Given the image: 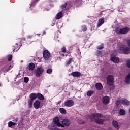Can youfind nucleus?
<instances>
[{
    "instance_id": "f257e3e1",
    "label": "nucleus",
    "mask_w": 130,
    "mask_h": 130,
    "mask_svg": "<svg viewBox=\"0 0 130 130\" xmlns=\"http://www.w3.org/2000/svg\"><path fill=\"white\" fill-rule=\"evenodd\" d=\"M89 118L91 120H94L98 124H103L104 122V120L100 119L102 118V116H101V114H91L89 115Z\"/></svg>"
},
{
    "instance_id": "f03ea898",
    "label": "nucleus",
    "mask_w": 130,
    "mask_h": 130,
    "mask_svg": "<svg viewBox=\"0 0 130 130\" xmlns=\"http://www.w3.org/2000/svg\"><path fill=\"white\" fill-rule=\"evenodd\" d=\"M22 39H18L15 41V46H13L12 48L13 49V51H18L20 48H21V46H22Z\"/></svg>"
},
{
    "instance_id": "7ed1b4c3",
    "label": "nucleus",
    "mask_w": 130,
    "mask_h": 130,
    "mask_svg": "<svg viewBox=\"0 0 130 130\" xmlns=\"http://www.w3.org/2000/svg\"><path fill=\"white\" fill-rule=\"evenodd\" d=\"M118 53L120 54H129L130 53V48L128 47H121L119 49L117 50Z\"/></svg>"
},
{
    "instance_id": "20e7f679",
    "label": "nucleus",
    "mask_w": 130,
    "mask_h": 130,
    "mask_svg": "<svg viewBox=\"0 0 130 130\" xmlns=\"http://www.w3.org/2000/svg\"><path fill=\"white\" fill-rule=\"evenodd\" d=\"M43 72H44V69L41 66L38 67L35 71V75L37 78L41 77L42 75H43Z\"/></svg>"
},
{
    "instance_id": "39448f33",
    "label": "nucleus",
    "mask_w": 130,
    "mask_h": 130,
    "mask_svg": "<svg viewBox=\"0 0 130 130\" xmlns=\"http://www.w3.org/2000/svg\"><path fill=\"white\" fill-rule=\"evenodd\" d=\"M107 84L109 86H112L114 84V77L112 75H108L106 77Z\"/></svg>"
},
{
    "instance_id": "423d86ee",
    "label": "nucleus",
    "mask_w": 130,
    "mask_h": 130,
    "mask_svg": "<svg viewBox=\"0 0 130 130\" xmlns=\"http://www.w3.org/2000/svg\"><path fill=\"white\" fill-rule=\"evenodd\" d=\"M33 38V36H28L26 38H23L21 40V43H31V40H32V38Z\"/></svg>"
},
{
    "instance_id": "0eeeda50",
    "label": "nucleus",
    "mask_w": 130,
    "mask_h": 130,
    "mask_svg": "<svg viewBox=\"0 0 130 130\" xmlns=\"http://www.w3.org/2000/svg\"><path fill=\"white\" fill-rule=\"evenodd\" d=\"M29 98H44V96L40 93L37 94L31 93L29 95Z\"/></svg>"
},
{
    "instance_id": "6e6552de",
    "label": "nucleus",
    "mask_w": 130,
    "mask_h": 130,
    "mask_svg": "<svg viewBox=\"0 0 130 130\" xmlns=\"http://www.w3.org/2000/svg\"><path fill=\"white\" fill-rule=\"evenodd\" d=\"M43 55L44 59H45V60H47V59H48L49 57H50V53L49 52V51H48V50H46L44 51Z\"/></svg>"
},
{
    "instance_id": "1a4fd4ad",
    "label": "nucleus",
    "mask_w": 130,
    "mask_h": 130,
    "mask_svg": "<svg viewBox=\"0 0 130 130\" xmlns=\"http://www.w3.org/2000/svg\"><path fill=\"white\" fill-rule=\"evenodd\" d=\"M74 104V101L72 100H68L64 102L65 106H68V107H72Z\"/></svg>"
},
{
    "instance_id": "9d476101",
    "label": "nucleus",
    "mask_w": 130,
    "mask_h": 130,
    "mask_svg": "<svg viewBox=\"0 0 130 130\" xmlns=\"http://www.w3.org/2000/svg\"><path fill=\"white\" fill-rule=\"evenodd\" d=\"M53 122L54 124L57 125V126L61 127L63 126L61 123H59V119L58 117H55L53 119Z\"/></svg>"
},
{
    "instance_id": "9b49d317",
    "label": "nucleus",
    "mask_w": 130,
    "mask_h": 130,
    "mask_svg": "<svg viewBox=\"0 0 130 130\" xmlns=\"http://www.w3.org/2000/svg\"><path fill=\"white\" fill-rule=\"evenodd\" d=\"M110 60L114 62V63H118V62H119V58L116 56H111Z\"/></svg>"
},
{
    "instance_id": "f8f14e48",
    "label": "nucleus",
    "mask_w": 130,
    "mask_h": 130,
    "mask_svg": "<svg viewBox=\"0 0 130 130\" xmlns=\"http://www.w3.org/2000/svg\"><path fill=\"white\" fill-rule=\"evenodd\" d=\"M38 2H39V0H31V3L29 4V8H30V10H32V8H34V7L36 6Z\"/></svg>"
},
{
    "instance_id": "ddd939ff",
    "label": "nucleus",
    "mask_w": 130,
    "mask_h": 130,
    "mask_svg": "<svg viewBox=\"0 0 130 130\" xmlns=\"http://www.w3.org/2000/svg\"><path fill=\"white\" fill-rule=\"evenodd\" d=\"M71 76H73V77L80 78V76H81V72H79V71H75L71 73Z\"/></svg>"
},
{
    "instance_id": "4468645a",
    "label": "nucleus",
    "mask_w": 130,
    "mask_h": 130,
    "mask_svg": "<svg viewBox=\"0 0 130 130\" xmlns=\"http://www.w3.org/2000/svg\"><path fill=\"white\" fill-rule=\"evenodd\" d=\"M104 24V18L102 17L99 19L98 24H97V27L99 28L102 25Z\"/></svg>"
},
{
    "instance_id": "2eb2a0df",
    "label": "nucleus",
    "mask_w": 130,
    "mask_h": 130,
    "mask_svg": "<svg viewBox=\"0 0 130 130\" xmlns=\"http://www.w3.org/2000/svg\"><path fill=\"white\" fill-rule=\"evenodd\" d=\"M95 88L96 90H99V91H101L102 89H103V86H102V84L100 83H97L95 84Z\"/></svg>"
},
{
    "instance_id": "dca6fc26",
    "label": "nucleus",
    "mask_w": 130,
    "mask_h": 130,
    "mask_svg": "<svg viewBox=\"0 0 130 130\" xmlns=\"http://www.w3.org/2000/svg\"><path fill=\"white\" fill-rule=\"evenodd\" d=\"M121 34H126L129 32V28L128 27H125L121 29Z\"/></svg>"
},
{
    "instance_id": "f3484780",
    "label": "nucleus",
    "mask_w": 130,
    "mask_h": 130,
    "mask_svg": "<svg viewBox=\"0 0 130 130\" xmlns=\"http://www.w3.org/2000/svg\"><path fill=\"white\" fill-rule=\"evenodd\" d=\"M62 124L66 125V126H69V125L71 124V121H70L68 119H66L62 121Z\"/></svg>"
},
{
    "instance_id": "a211bd4d",
    "label": "nucleus",
    "mask_w": 130,
    "mask_h": 130,
    "mask_svg": "<svg viewBox=\"0 0 130 130\" xmlns=\"http://www.w3.org/2000/svg\"><path fill=\"white\" fill-rule=\"evenodd\" d=\"M34 106L36 109H38L40 107V102L39 101H36L34 103Z\"/></svg>"
},
{
    "instance_id": "6ab92c4d",
    "label": "nucleus",
    "mask_w": 130,
    "mask_h": 130,
    "mask_svg": "<svg viewBox=\"0 0 130 130\" xmlns=\"http://www.w3.org/2000/svg\"><path fill=\"white\" fill-rule=\"evenodd\" d=\"M63 15V14H62V12H58L55 16L56 20H59V19L62 18Z\"/></svg>"
},
{
    "instance_id": "aec40b11",
    "label": "nucleus",
    "mask_w": 130,
    "mask_h": 130,
    "mask_svg": "<svg viewBox=\"0 0 130 130\" xmlns=\"http://www.w3.org/2000/svg\"><path fill=\"white\" fill-rule=\"evenodd\" d=\"M28 69L29 71H33V70L35 69V64H34V63H30L28 65Z\"/></svg>"
},
{
    "instance_id": "412c9836",
    "label": "nucleus",
    "mask_w": 130,
    "mask_h": 130,
    "mask_svg": "<svg viewBox=\"0 0 130 130\" xmlns=\"http://www.w3.org/2000/svg\"><path fill=\"white\" fill-rule=\"evenodd\" d=\"M34 99H35V98L31 99L28 101V108H32V105H33V100H34Z\"/></svg>"
},
{
    "instance_id": "4be33fe9",
    "label": "nucleus",
    "mask_w": 130,
    "mask_h": 130,
    "mask_svg": "<svg viewBox=\"0 0 130 130\" xmlns=\"http://www.w3.org/2000/svg\"><path fill=\"white\" fill-rule=\"evenodd\" d=\"M112 125L114 126L116 129H119V125H118V123H117L116 121H113L112 122Z\"/></svg>"
},
{
    "instance_id": "5701e85b",
    "label": "nucleus",
    "mask_w": 130,
    "mask_h": 130,
    "mask_svg": "<svg viewBox=\"0 0 130 130\" xmlns=\"http://www.w3.org/2000/svg\"><path fill=\"white\" fill-rule=\"evenodd\" d=\"M122 104H123V105H127V106L130 105V102L127 100H123L122 101Z\"/></svg>"
},
{
    "instance_id": "b1692460",
    "label": "nucleus",
    "mask_w": 130,
    "mask_h": 130,
    "mask_svg": "<svg viewBox=\"0 0 130 130\" xmlns=\"http://www.w3.org/2000/svg\"><path fill=\"white\" fill-rule=\"evenodd\" d=\"M48 128L51 130H56V126L54 124H52L48 126Z\"/></svg>"
},
{
    "instance_id": "393cba45",
    "label": "nucleus",
    "mask_w": 130,
    "mask_h": 130,
    "mask_svg": "<svg viewBox=\"0 0 130 130\" xmlns=\"http://www.w3.org/2000/svg\"><path fill=\"white\" fill-rule=\"evenodd\" d=\"M102 101L104 104H108L109 103V98H104Z\"/></svg>"
},
{
    "instance_id": "a878e982",
    "label": "nucleus",
    "mask_w": 130,
    "mask_h": 130,
    "mask_svg": "<svg viewBox=\"0 0 130 130\" xmlns=\"http://www.w3.org/2000/svg\"><path fill=\"white\" fill-rule=\"evenodd\" d=\"M93 94H94V91L93 90H89L87 92V95L88 97H91Z\"/></svg>"
},
{
    "instance_id": "bb28decb",
    "label": "nucleus",
    "mask_w": 130,
    "mask_h": 130,
    "mask_svg": "<svg viewBox=\"0 0 130 130\" xmlns=\"http://www.w3.org/2000/svg\"><path fill=\"white\" fill-rule=\"evenodd\" d=\"M16 125V123L13 122L12 121H10L8 122V126L9 127H13V126Z\"/></svg>"
},
{
    "instance_id": "cd10ccee",
    "label": "nucleus",
    "mask_w": 130,
    "mask_h": 130,
    "mask_svg": "<svg viewBox=\"0 0 130 130\" xmlns=\"http://www.w3.org/2000/svg\"><path fill=\"white\" fill-rule=\"evenodd\" d=\"M12 59H13V55H9L7 56V60L8 61H12Z\"/></svg>"
},
{
    "instance_id": "c85d7f7f",
    "label": "nucleus",
    "mask_w": 130,
    "mask_h": 130,
    "mask_svg": "<svg viewBox=\"0 0 130 130\" xmlns=\"http://www.w3.org/2000/svg\"><path fill=\"white\" fill-rule=\"evenodd\" d=\"M59 111L60 113H62V114H66V113H67V110L64 108H60Z\"/></svg>"
},
{
    "instance_id": "c756f323",
    "label": "nucleus",
    "mask_w": 130,
    "mask_h": 130,
    "mask_svg": "<svg viewBox=\"0 0 130 130\" xmlns=\"http://www.w3.org/2000/svg\"><path fill=\"white\" fill-rule=\"evenodd\" d=\"M73 60V58H70L68 60L66 61V66H70L71 64V63L72 62V60Z\"/></svg>"
},
{
    "instance_id": "7c9ffc66",
    "label": "nucleus",
    "mask_w": 130,
    "mask_h": 130,
    "mask_svg": "<svg viewBox=\"0 0 130 130\" xmlns=\"http://www.w3.org/2000/svg\"><path fill=\"white\" fill-rule=\"evenodd\" d=\"M115 31L117 34H121V29L119 28H117L115 29Z\"/></svg>"
},
{
    "instance_id": "2f4dec72",
    "label": "nucleus",
    "mask_w": 130,
    "mask_h": 130,
    "mask_svg": "<svg viewBox=\"0 0 130 130\" xmlns=\"http://www.w3.org/2000/svg\"><path fill=\"white\" fill-rule=\"evenodd\" d=\"M61 51L63 53H67V48H66V47H63L62 48H61Z\"/></svg>"
},
{
    "instance_id": "473e14b6",
    "label": "nucleus",
    "mask_w": 130,
    "mask_h": 130,
    "mask_svg": "<svg viewBox=\"0 0 130 130\" xmlns=\"http://www.w3.org/2000/svg\"><path fill=\"white\" fill-rule=\"evenodd\" d=\"M119 113H120V115H125V111H124V110H123L122 109H121V110H120Z\"/></svg>"
},
{
    "instance_id": "72a5a7b5",
    "label": "nucleus",
    "mask_w": 130,
    "mask_h": 130,
    "mask_svg": "<svg viewBox=\"0 0 130 130\" xmlns=\"http://www.w3.org/2000/svg\"><path fill=\"white\" fill-rule=\"evenodd\" d=\"M82 31H83V32H86V31H87V26L86 25L82 26Z\"/></svg>"
},
{
    "instance_id": "f704fd0d",
    "label": "nucleus",
    "mask_w": 130,
    "mask_h": 130,
    "mask_svg": "<svg viewBox=\"0 0 130 130\" xmlns=\"http://www.w3.org/2000/svg\"><path fill=\"white\" fill-rule=\"evenodd\" d=\"M67 5H68V3L67 2H65L64 4H62L61 6V8L62 9V10H63V9H65V8H67Z\"/></svg>"
},
{
    "instance_id": "c9c22d12",
    "label": "nucleus",
    "mask_w": 130,
    "mask_h": 130,
    "mask_svg": "<svg viewBox=\"0 0 130 130\" xmlns=\"http://www.w3.org/2000/svg\"><path fill=\"white\" fill-rule=\"evenodd\" d=\"M9 70H10V68H9L8 67H6L5 68V69L4 68V69H3V72H4V73H7V72H9Z\"/></svg>"
},
{
    "instance_id": "e433bc0d",
    "label": "nucleus",
    "mask_w": 130,
    "mask_h": 130,
    "mask_svg": "<svg viewBox=\"0 0 130 130\" xmlns=\"http://www.w3.org/2000/svg\"><path fill=\"white\" fill-rule=\"evenodd\" d=\"M47 74H51V73H52V69L51 68H49L46 71Z\"/></svg>"
},
{
    "instance_id": "4c0bfd02",
    "label": "nucleus",
    "mask_w": 130,
    "mask_h": 130,
    "mask_svg": "<svg viewBox=\"0 0 130 130\" xmlns=\"http://www.w3.org/2000/svg\"><path fill=\"white\" fill-rule=\"evenodd\" d=\"M24 83H28L29 82V78L28 77H24Z\"/></svg>"
},
{
    "instance_id": "58836bf2",
    "label": "nucleus",
    "mask_w": 130,
    "mask_h": 130,
    "mask_svg": "<svg viewBox=\"0 0 130 130\" xmlns=\"http://www.w3.org/2000/svg\"><path fill=\"white\" fill-rule=\"evenodd\" d=\"M103 48H104V46H103V45H102V46H98L97 47V49L99 50L103 49Z\"/></svg>"
},
{
    "instance_id": "ea45409f",
    "label": "nucleus",
    "mask_w": 130,
    "mask_h": 130,
    "mask_svg": "<svg viewBox=\"0 0 130 130\" xmlns=\"http://www.w3.org/2000/svg\"><path fill=\"white\" fill-rule=\"evenodd\" d=\"M114 89H115V86L113 85L110 86V90H111V91H113V90H114Z\"/></svg>"
},
{
    "instance_id": "a19ab883",
    "label": "nucleus",
    "mask_w": 130,
    "mask_h": 130,
    "mask_svg": "<svg viewBox=\"0 0 130 130\" xmlns=\"http://www.w3.org/2000/svg\"><path fill=\"white\" fill-rule=\"evenodd\" d=\"M126 66L128 68L130 69V60H128L126 61Z\"/></svg>"
},
{
    "instance_id": "79ce46f5",
    "label": "nucleus",
    "mask_w": 130,
    "mask_h": 130,
    "mask_svg": "<svg viewBox=\"0 0 130 130\" xmlns=\"http://www.w3.org/2000/svg\"><path fill=\"white\" fill-rule=\"evenodd\" d=\"M96 52H97V55H99V54H101V51H97Z\"/></svg>"
},
{
    "instance_id": "37998d69",
    "label": "nucleus",
    "mask_w": 130,
    "mask_h": 130,
    "mask_svg": "<svg viewBox=\"0 0 130 130\" xmlns=\"http://www.w3.org/2000/svg\"><path fill=\"white\" fill-rule=\"evenodd\" d=\"M78 123H80V124H84V123H85L83 121H80V122H78Z\"/></svg>"
},
{
    "instance_id": "c03bdc74",
    "label": "nucleus",
    "mask_w": 130,
    "mask_h": 130,
    "mask_svg": "<svg viewBox=\"0 0 130 130\" xmlns=\"http://www.w3.org/2000/svg\"><path fill=\"white\" fill-rule=\"evenodd\" d=\"M116 104H117V105H119V104H120V102H118V101H117V103Z\"/></svg>"
},
{
    "instance_id": "a18cd8bd",
    "label": "nucleus",
    "mask_w": 130,
    "mask_h": 130,
    "mask_svg": "<svg viewBox=\"0 0 130 130\" xmlns=\"http://www.w3.org/2000/svg\"><path fill=\"white\" fill-rule=\"evenodd\" d=\"M14 122H17L18 121V118H15V120H14Z\"/></svg>"
},
{
    "instance_id": "49530a36",
    "label": "nucleus",
    "mask_w": 130,
    "mask_h": 130,
    "mask_svg": "<svg viewBox=\"0 0 130 130\" xmlns=\"http://www.w3.org/2000/svg\"><path fill=\"white\" fill-rule=\"evenodd\" d=\"M45 11H49V8H46L45 9Z\"/></svg>"
},
{
    "instance_id": "de8ad7c7",
    "label": "nucleus",
    "mask_w": 130,
    "mask_h": 130,
    "mask_svg": "<svg viewBox=\"0 0 130 130\" xmlns=\"http://www.w3.org/2000/svg\"><path fill=\"white\" fill-rule=\"evenodd\" d=\"M46 32L45 31H43V34L42 35V36H43V35H44V34H45Z\"/></svg>"
},
{
    "instance_id": "09e8293b",
    "label": "nucleus",
    "mask_w": 130,
    "mask_h": 130,
    "mask_svg": "<svg viewBox=\"0 0 130 130\" xmlns=\"http://www.w3.org/2000/svg\"><path fill=\"white\" fill-rule=\"evenodd\" d=\"M103 98H109V96H104V97H103Z\"/></svg>"
},
{
    "instance_id": "8fccbe9b",
    "label": "nucleus",
    "mask_w": 130,
    "mask_h": 130,
    "mask_svg": "<svg viewBox=\"0 0 130 130\" xmlns=\"http://www.w3.org/2000/svg\"><path fill=\"white\" fill-rule=\"evenodd\" d=\"M40 100H44V98H41V99H40Z\"/></svg>"
},
{
    "instance_id": "3c124183",
    "label": "nucleus",
    "mask_w": 130,
    "mask_h": 130,
    "mask_svg": "<svg viewBox=\"0 0 130 130\" xmlns=\"http://www.w3.org/2000/svg\"><path fill=\"white\" fill-rule=\"evenodd\" d=\"M62 56H64V54H62Z\"/></svg>"
},
{
    "instance_id": "603ef678",
    "label": "nucleus",
    "mask_w": 130,
    "mask_h": 130,
    "mask_svg": "<svg viewBox=\"0 0 130 130\" xmlns=\"http://www.w3.org/2000/svg\"><path fill=\"white\" fill-rule=\"evenodd\" d=\"M37 35L40 36V35H41V34H38Z\"/></svg>"
}]
</instances>
